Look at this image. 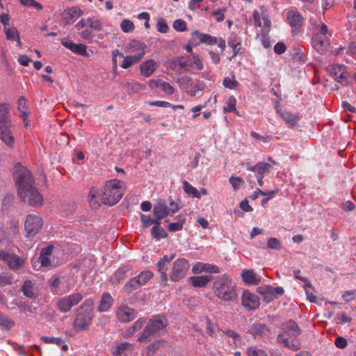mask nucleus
Returning a JSON list of instances; mask_svg holds the SVG:
<instances>
[{
    "label": "nucleus",
    "instance_id": "bb28decb",
    "mask_svg": "<svg viewBox=\"0 0 356 356\" xmlns=\"http://www.w3.org/2000/svg\"><path fill=\"white\" fill-rule=\"evenodd\" d=\"M157 69V63L154 60L150 59L142 63L140 72L142 76L149 77Z\"/></svg>",
    "mask_w": 356,
    "mask_h": 356
},
{
    "label": "nucleus",
    "instance_id": "1a4fd4ad",
    "mask_svg": "<svg viewBox=\"0 0 356 356\" xmlns=\"http://www.w3.org/2000/svg\"><path fill=\"white\" fill-rule=\"evenodd\" d=\"M179 209V205L175 201L170 202L169 207L164 200H159L153 206V214L156 220L161 224L162 219L176 213Z\"/></svg>",
    "mask_w": 356,
    "mask_h": 356
},
{
    "label": "nucleus",
    "instance_id": "e433bc0d",
    "mask_svg": "<svg viewBox=\"0 0 356 356\" xmlns=\"http://www.w3.org/2000/svg\"><path fill=\"white\" fill-rule=\"evenodd\" d=\"M165 341L163 339H159L149 343L147 348V355L153 356L156 351L163 346Z\"/></svg>",
    "mask_w": 356,
    "mask_h": 356
},
{
    "label": "nucleus",
    "instance_id": "412c9836",
    "mask_svg": "<svg viewBox=\"0 0 356 356\" xmlns=\"http://www.w3.org/2000/svg\"><path fill=\"white\" fill-rule=\"evenodd\" d=\"M61 44L74 54L83 56H87V46L84 44H76L69 39L64 38L61 40Z\"/></svg>",
    "mask_w": 356,
    "mask_h": 356
},
{
    "label": "nucleus",
    "instance_id": "6e6552de",
    "mask_svg": "<svg viewBox=\"0 0 356 356\" xmlns=\"http://www.w3.org/2000/svg\"><path fill=\"white\" fill-rule=\"evenodd\" d=\"M43 220L39 213H30L26 216L24 228V236L30 239L38 234L42 227Z\"/></svg>",
    "mask_w": 356,
    "mask_h": 356
},
{
    "label": "nucleus",
    "instance_id": "c9c22d12",
    "mask_svg": "<svg viewBox=\"0 0 356 356\" xmlns=\"http://www.w3.org/2000/svg\"><path fill=\"white\" fill-rule=\"evenodd\" d=\"M131 348L132 345L128 342L120 343L114 348L113 355V356H127L125 350Z\"/></svg>",
    "mask_w": 356,
    "mask_h": 356
},
{
    "label": "nucleus",
    "instance_id": "f704fd0d",
    "mask_svg": "<svg viewBox=\"0 0 356 356\" xmlns=\"http://www.w3.org/2000/svg\"><path fill=\"white\" fill-rule=\"evenodd\" d=\"M243 281L248 284L257 285L259 283L260 280L257 278L255 273L252 270H245L242 273Z\"/></svg>",
    "mask_w": 356,
    "mask_h": 356
},
{
    "label": "nucleus",
    "instance_id": "2f4dec72",
    "mask_svg": "<svg viewBox=\"0 0 356 356\" xmlns=\"http://www.w3.org/2000/svg\"><path fill=\"white\" fill-rule=\"evenodd\" d=\"M0 124H10V106L6 103H0Z\"/></svg>",
    "mask_w": 356,
    "mask_h": 356
},
{
    "label": "nucleus",
    "instance_id": "338daca9",
    "mask_svg": "<svg viewBox=\"0 0 356 356\" xmlns=\"http://www.w3.org/2000/svg\"><path fill=\"white\" fill-rule=\"evenodd\" d=\"M293 275L296 279L302 281L307 286H311L309 280L307 279L306 277L302 275L301 271L300 270H295L293 271Z\"/></svg>",
    "mask_w": 356,
    "mask_h": 356
},
{
    "label": "nucleus",
    "instance_id": "4d7b16f0",
    "mask_svg": "<svg viewBox=\"0 0 356 356\" xmlns=\"http://www.w3.org/2000/svg\"><path fill=\"white\" fill-rule=\"evenodd\" d=\"M41 339L45 343H54L58 346L65 343V341L60 337H42Z\"/></svg>",
    "mask_w": 356,
    "mask_h": 356
},
{
    "label": "nucleus",
    "instance_id": "79ce46f5",
    "mask_svg": "<svg viewBox=\"0 0 356 356\" xmlns=\"http://www.w3.org/2000/svg\"><path fill=\"white\" fill-rule=\"evenodd\" d=\"M236 99L234 96L229 97L227 100V106L223 107V112L238 113L236 108Z\"/></svg>",
    "mask_w": 356,
    "mask_h": 356
},
{
    "label": "nucleus",
    "instance_id": "393cba45",
    "mask_svg": "<svg viewBox=\"0 0 356 356\" xmlns=\"http://www.w3.org/2000/svg\"><path fill=\"white\" fill-rule=\"evenodd\" d=\"M114 299L112 298L111 295L108 292L104 293L99 302L97 310L99 312H108L112 307Z\"/></svg>",
    "mask_w": 356,
    "mask_h": 356
},
{
    "label": "nucleus",
    "instance_id": "58836bf2",
    "mask_svg": "<svg viewBox=\"0 0 356 356\" xmlns=\"http://www.w3.org/2000/svg\"><path fill=\"white\" fill-rule=\"evenodd\" d=\"M49 284L54 294L61 295L63 293L59 291V286L61 283L60 278L56 275H52L49 280Z\"/></svg>",
    "mask_w": 356,
    "mask_h": 356
},
{
    "label": "nucleus",
    "instance_id": "4c0bfd02",
    "mask_svg": "<svg viewBox=\"0 0 356 356\" xmlns=\"http://www.w3.org/2000/svg\"><path fill=\"white\" fill-rule=\"evenodd\" d=\"M160 225L161 224H154L151 229L152 236L157 240H160L168 236L167 232L160 226Z\"/></svg>",
    "mask_w": 356,
    "mask_h": 356
},
{
    "label": "nucleus",
    "instance_id": "0eeeda50",
    "mask_svg": "<svg viewBox=\"0 0 356 356\" xmlns=\"http://www.w3.org/2000/svg\"><path fill=\"white\" fill-rule=\"evenodd\" d=\"M168 325V321L163 316H155L150 318L137 340L143 342L163 330Z\"/></svg>",
    "mask_w": 356,
    "mask_h": 356
},
{
    "label": "nucleus",
    "instance_id": "37998d69",
    "mask_svg": "<svg viewBox=\"0 0 356 356\" xmlns=\"http://www.w3.org/2000/svg\"><path fill=\"white\" fill-rule=\"evenodd\" d=\"M183 188L186 193L189 195H192L194 197L200 198V193L197 191V189L193 187L191 184H189L187 181H183Z\"/></svg>",
    "mask_w": 356,
    "mask_h": 356
},
{
    "label": "nucleus",
    "instance_id": "f03ea898",
    "mask_svg": "<svg viewBox=\"0 0 356 356\" xmlns=\"http://www.w3.org/2000/svg\"><path fill=\"white\" fill-rule=\"evenodd\" d=\"M282 332L277 335V342L285 348L296 351L300 348V342L297 337L300 333V329L293 321H289L281 326Z\"/></svg>",
    "mask_w": 356,
    "mask_h": 356
},
{
    "label": "nucleus",
    "instance_id": "39448f33",
    "mask_svg": "<svg viewBox=\"0 0 356 356\" xmlns=\"http://www.w3.org/2000/svg\"><path fill=\"white\" fill-rule=\"evenodd\" d=\"M327 34V27L325 24H313V48L321 56L326 53L330 44ZM314 60L318 62L320 65L325 62V59L323 56L316 57Z\"/></svg>",
    "mask_w": 356,
    "mask_h": 356
},
{
    "label": "nucleus",
    "instance_id": "f8f14e48",
    "mask_svg": "<svg viewBox=\"0 0 356 356\" xmlns=\"http://www.w3.org/2000/svg\"><path fill=\"white\" fill-rule=\"evenodd\" d=\"M189 268L188 261L184 258L177 259L174 262L170 278L172 282H178L183 279Z\"/></svg>",
    "mask_w": 356,
    "mask_h": 356
},
{
    "label": "nucleus",
    "instance_id": "c85d7f7f",
    "mask_svg": "<svg viewBox=\"0 0 356 356\" xmlns=\"http://www.w3.org/2000/svg\"><path fill=\"white\" fill-rule=\"evenodd\" d=\"M10 124H3L0 126V139L8 146L12 147L14 143V138L10 130Z\"/></svg>",
    "mask_w": 356,
    "mask_h": 356
},
{
    "label": "nucleus",
    "instance_id": "de8ad7c7",
    "mask_svg": "<svg viewBox=\"0 0 356 356\" xmlns=\"http://www.w3.org/2000/svg\"><path fill=\"white\" fill-rule=\"evenodd\" d=\"M222 85L226 88L234 90L238 86L239 83L234 79V76L233 75V79L225 77L223 79Z\"/></svg>",
    "mask_w": 356,
    "mask_h": 356
},
{
    "label": "nucleus",
    "instance_id": "09e8293b",
    "mask_svg": "<svg viewBox=\"0 0 356 356\" xmlns=\"http://www.w3.org/2000/svg\"><path fill=\"white\" fill-rule=\"evenodd\" d=\"M26 99L24 97H20L18 100V110L22 114L24 120L28 117V112L26 106Z\"/></svg>",
    "mask_w": 356,
    "mask_h": 356
},
{
    "label": "nucleus",
    "instance_id": "9b49d317",
    "mask_svg": "<svg viewBox=\"0 0 356 356\" xmlns=\"http://www.w3.org/2000/svg\"><path fill=\"white\" fill-rule=\"evenodd\" d=\"M83 298L81 293H73L68 296L59 298L56 301V307L61 313H66L77 305Z\"/></svg>",
    "mask_w": 356,
    "mask_h": 356
},
{
    "label": "nucleus",
    "instance_id": "aec40b11",
    "mask_svg": "<svg viewBox=\"0 0 356 356\" xmlns=\"http://www.w3.org/2000/svg\"><path fill=\"white\" fill-rule=\"evenodd\" d=\"M330 71L334 80L344 86L348 85V73L343 65H332L330 67Z\"/></svg>",
    "mask_w": 356,
    "mask_h": 356
},
{
    "label": "nucleus",
    "instance_id": "f3484780",
    "mask_svg": "<svg viewBox=\"0 0 356 356\" xmlns=\"http://www.w3.org/2000/svg\"><path fill=\"white\" fill-rule=\"evenodd\" d=\"M246 169L254 173L255 178H264L270 172L272 165L266 162H258L254 165L250 163H245Z\"/></svg>",
    "mask_w": 356,
    "mask_h": 356
},
{
    "label": "nucleus",
    "instance_id": "7ed1b4c3",
    "mask_svg": "<svg viewBox=\"0 0 356 356\" xmlns=\"http://www.w3.org/2000/svg\"><path fill=\"white\" fill-rule=\"evenodd\" d=\"M93 311V300L86 299L76 311L75 318L72 323V327L75 332L86 330L89 327L94 317Z\"/></svg>",
    "mask_w": 356,
    "mask_h": 356
},
{
    "label": "nucleus",
    "instance_id": "4468645a",
    "mask_svg": "<svg viewBox=\"0 0 356 356\" xmlns=\"http://www.w3.org/2000/svg\"><path fill=\"white\" fill-rule=\"evenodd\" d=\"M0 260H2L10 268L18 270L22 268L25 261L23 259L13 253L0 250Z\"/></svg>",
    "mask_w": 356,
    "mask_h": 356
},
{
    "label": "nucleus",
    "instance_id": "69168bd1",
    "mask_svg": "<svg viewBox=\"0 0 356 356\" xmlns=\"http://www.w3.org/2000/svg\"><path fill=\"white\" fill-rule=\"evenodd\" d=\"M340 207L344 211H353L356 209L355 204L352 201H346L340 205Z\"/></svg>",
    "mask_w": 356,
    "mask_h": 356
},
{
    "label": "nucleus",
    "instance_id": "6e6d98bb",
    "mask_svg": "<svg viewBox=\"0 0 356 356\" xmlns=\"http://www.w3.org/2000/svg\"><path fill=\"white\" fill-rule=\"evenodd\" d=\"M65 11L70 17H79L83 14V11L78 6H72Z\"/></svg>",
    "mask_w": 356,
    "mask_h": 356
},
{
    "label": "nucleus",
    "instance_id": "a18cd8bd",
    "mask_svg": "<svg viewBox=\"0 0 356 356\" xmlns=\"http://www.w3.org/2000/svg\"><path fill=\"white\" fill-rule=\"evenodd\" d=\"M87 22L90 29L95 31H100L102 28V22L101 20L94 17H89L87 18Z\"/></svg>",
    "mask_w": 356,
    "mask_h": 356
},
{
    "label": "nucleus",
    "instance_id": "5701e85b",
    "mask_svg": "<svg viewBox=\"0 0 356 356\" xmlns=\"http://www.w3.org/2000/svg\"><path fill=\"white\" fill-rule=\"evenodd\" d=\"M276 111L289 128H293L300 120V117L296 113L286 110H278L277 107Z\"/></svg>",
    "mask_w": 356,
    "mask_h": 356
},
{
    "label": "nucleus",
    "instance_id": "473e14b6",
    "mask_svg": "<svg viewBox=\"0 0 356 356\" xmlns=\"http://www.w3.org/2000/svg\"><path fill=\"white\" fill-rule=\"evenodd\" d=\"M130 270V268L128 266H124L119 268L118 270L115 272L114 275L111 277V281L113 284L120 283L121 280H124L127 277L128 273L129 272Z\"/></svg>",
    "mask_w": 356,
    "mask_h": 356
},
{
    "label": "nucleus",
    "instance_id": "4be33fe9",
    "mask_svg": "<svg viewBox=\"0 0 356 356\" xmlns=\"http://www.w3.org/2000/svg\"><path fill=\"white\" fill-rule=\"evenodd\" d=\"M192 271L194 274H199L202 273L216 274L219 273L220 270L219 267L216 265L208 263L197 262L193 265Z\"/></svg>",
    "mask_w": 356,
    "mask_h": 356
},
{
    "label": "nucleus",
    "instance_id": "052dcab7",
    "mask_svg": "<svg viewBox=\"0 0 356 356\" xmlns=\"http://www.w3.org/2000/svg\"><path fill=\"white\" fill-rule=\"evenodd\" d=\"M20 3L24 6L33 7L37 10H42L43 8L42 6L35 1L34 0H19Z\"/></svg>",
    "mask_w": 356,
    "mask_h": 356
},
{
    "label": "nucleus",
    "instance_id": "680f3d73",
    "mask_svg": "<svg viewBox=\"0 0 356 356\" xmlns=\"http://www.w3.org/2000/svg\"><path fill=\"white\" fill-rule=\"evenodd\" d=\"M13 277L10 275L3 274L0 275V286L12 284Z\"/></svg>",
    "mask_w": 356,
    "mask_h": 356
},
{
    "label": "nucleus",
    "instance_id": "49530a36",
    "mask_svg": "<svg viewBox=\"0 0 356 356\" xmlns=\"http://www.w3.org/2000/svg\"><path fill=\"white\" fill-rule=\"evenodd\" d=\"M268 249L280 250L282 249L281 241L275 237H270L267 242Z\"/></svg>",
    "mask_w": 356,
    "mask_h": 356
},
{
    "label": "nucleus",
    "instance_id": "a878e982",
    "mask_svg": "<svg viewBox=\"0 0 356 356\" xmlns=\"http://www.w3.org/2000/svg\"><path fill=\"white\" fill-rule=\"evenodd\" d=\"M88 202L92 209H98L103 203L101 200V193L97 188H90L88 194Z\"/></svg>",
    "mask_w": 356,
    "mask_h": 356
},
{
    "label": "nucleus",
    "instance_id": "603ef678",
    "mask_svg": "<svg viewBox=\"0 0 356 356\" xmlns=\"http://www.w3.org/2000/svg\"><path fill=\"white\" fill-rule=\"evenodd\" d=\"M159 88L168 95H172L175 92L174 87L170 83L165 82L163 80L160 82Z\"/></svg>",
    "mask_w": 356,
    "mask_h": 356
},
{
    "label": "nucleus",
    "instance_id": "6ab92c4d",
    "mask_svg": "<svg viewBox=\"0 0 356 356\" xmlns=\"http://www.w3.org/2000/svg\"><path fill=\"white\" fill-rule=\"evenodd\" d=\"M218 42L217 38L211 35L203 33L199 31H195L192 33V37L190 42L191 44L197 46L201 43L214 44Z\"/></svg>",
    "mask_w": 356,
    "mask_h": 356
},
{
    "label": "nucleus",
    "instance_id": "8fccbe9b",
    "mask_svg": "<svg viewBox=\"0 0 356 356\" xmlns=\"http://www.w3.org/2000/svg\"><path fill=\"white\" fill-rule=\"evenodd\" d=\"M248 356H268L265 350L251 346L246 351Z\"/></svg>",
    "mask_w": 356,
    "mask_h": 356
},
{
    "label": "nucleus",
    "instance_id": "2eb2a0df",
    "mask_svg": "<svg viewBox=\"0 0 356 356\" xmlns=\"http://www.w3.org/2000/svg\"><path fill=\"white\" fill-rule=\"evenodd\" d=\"M171 70L177 72H187L192 67V59L189 56H180L172 58L170 63Z\"/></svg>",
    "mask_w": 356,
    "mask_h": 356
},
{
    "label": "nucleus",
    "instance_id": "774afa93",
    "mask_svg": "<svg viewBox=\"0 0 356 356\" xmlns=\"http://www.w3.org/2000/svg\"><path fill=\"white\" fill-rule=\"evenodd\" d=\"M80 37L85 40H92L94 38L93 33L89 29H85L79 33Z\"/></svg>",
    "mask_w": 356,
    "mask_h": 356
},
{
    "label": "nucleus",
    "instance_id": "f257e3e1",
    "mask_svg": "<svg viewBox=\"0 0 356 356\" xmlns=\"http://www.w3.org/2000/svg\"><path fill=\"white\" fill-rule=\"evenodd\" d=\"M15 179L19 199L26 204L36 207L43 204V197L36 186L31 172L20 164L15 167Z\"/></svg>",
    "mask_w": 356,
    "mask_h": 356
},
{
    "label": "nucleus",
    "instance_id": "3c124183",
    "mask_svg": "<svg viewBox=\"0 0 356 356\" xmlns=\"http://www.w3.org/2000/svg\"><path fill=\"white\" fill-rule=\"evenodd\" d=\"M14 325V322L8 317L0 314V327L6 330H10Z\"/></svg>",
    "mask_w": 356,
    "mask_h": 356
},
{
    "label": "nucleus",
    "instance_id": "b1692460",
    "mask_svg": "<svg viewBox=\"0 0 356 356\" xmlns=\"http://www.w3.org/2000/svg\"><path fill=\"white\" fill-rule=\"evenodd\" d=\"M21 291L24 296L30 299H35L38 296V289L35 282L31 280H25L22 286Z\"/></svg>",
    "mask_w": 356,
    "mask_h": 356
},
{
    "label": "nucleus",
    "instance_id": "c03bdc74",
    "mask_svg": "<svg viewBox=\"0 0 356 356\" xmlns=\"http://www.w3.org/2000/svg\"><path fill=\"white\" fill-rule=\"evenodd\" d=\"M4 33L6 39L10 41H15L16 39L19 36V32L15 27H5Z\"/></svg>",
    "mask_w": 356,
    "mask_h": 356
},
{
    "label": "nucleus",
    "instance_id": "7c9ffc66",
    "mask_svg": "<svg viewBox=\"0 0 356 356\" xmlns=\"http://www.w3.org/2000/svg\"><path fill=\"white\" fill-rule=\"evenodd\" d=\"M287 20L293 29H298L302 23V17L296 11L290 10L287 13Z\"/></svg>",
    "mask_w": 356,
    "mask_h": 356
},
{
    "label": "nucleus",
    "instance_id": "ddd939ff",
    "mask_svg": "<svg viewBox=\"0 0 356 356\" xmlns=\"http://www.w3.org/2000/svg\"><path fill=\"white\" fill-rule=\"evenodd\" d=\"M177 83L181 90H184L191 96H195L202 89L197 83L193 81L191 76H184L177 79Z\"/></svg>",
    "mask_w": 356,
    "mask_h": 356
},
{
    "label": "nucleus",
    "instance_id": "ea45409f",
    "mask_svg": "<svg viewBox=\"0 0 356 356\" xmlns=\"http://www.w3.org/2000/svg\"><path fill=\"white\" fill-rule=\"evenodd\" d=\"M241 40L236 35L229 38L228 40V45L232 49L233 57H235L241 49Z\"/></svg>",
    "mask_w": 356,
    "mask_h": 356
},
{
    "label": "nucleus",
    "instance_id": "20e7f679",
    "mask_svg": "<svg viewBox=\"0 0 356 356\" xmlns=\"http://www.w3.org/2000/svg\"><path fill=\"white\" fill-rule=\"evenodd\" d=\"M236 286L227 275L217 276L213 284V292L224 301H234L236 299Z\"/></svg>",
    "mask_w": 356,
    "mask_h": 356
},
{
    "label": "nucleus",
    "instance_id": "cd10ccee",
    "mask_svg": "<svg viewBox=\"0 0 356 356\" xmlns=\"http://www.w3.org/2000/svg\"><path fill=\"white\" fill-rule=\"evenodd\" d=\"M248 332L254 337H263L268 334L269 329L264 324L254 323L249 327Z\"/></svg>",
    "mask_w": 356,
    "mask_h": 356
},
{
    "label": "nucleus",
    "instance_id": "a211bd4d",
    "mask_svg": "<svg viewBox=\"0 0 356 356\" xmlns=\"http://www.w3.org/2000/svg\"><path fill=\"white\" fill-rule=\"evenodd\" d=\"M242 305L248 310H254L260 305L259 297L249 291H245L241 296Z\"/></svg>",
    "mask_w": 356,
    "mask_h": 356
},
{
    "label": "nucleus",
    "instance_id": "bf43d9fd",
    "mask_svg": "<svg viewBox=\"0 0 356 356\" xmlns=\"http://www.w3.org/2000/svg\"><path fill=\"white\" fill-rule=\"evenodd\" d=\"M156 26L158 31L162 33H165L169 30V27L165 20L163 18H160L158 19Z\"/></svg>",
    "mask_w": 356,
    "mask_h": 356
},
{
    "label": "nucleus",
    "instance_id": "72a5a7b5",
    "mask_svg": "<svg viewBox=\"0 0 356 356\" xmlns=\"http://www.w3.org/2000/svg\"><path fill=\"white\" fill-rule=\"evenodd\" d=\"M270 286H259L257 288V291L263 296L265 301L270 302L275 299H277L274 292L270 290Z\"/></svg>",
    "mask_w": 356,
    "mask_h": 356
},
{
    "label": "nucleus",
    "instance_id": "0e129e2a",
    "mask_svg": "<svg viewBox=\"0 0 356 356\" xmlns=\"http://www.w3.org/2000/svg\"><path fill=\"white\" fill-rule=\"evenodd\" d=\"M278 192L279 189L264 191L260 188H257V193H259L261 195L263 196H268V197L270 199H273L275 196V195L278 193Z\"/></svg>",
    "mask_w": 356,
    "mask_h": 356
},
{
    "label": "nucleus",
    "instance_id": "a19ab883",
    "mask_svg": "<svg viewBox=\"0 0 356 356\" xmlns=\"http://www.w3.org/2000/svg\"><path fill=\"white\" fill-rule=\"evenodd\" d=\"M124 88L127 89L129 94H135L138 92L143 88L139 83L136 81H130L124 83Z\"/></svg>",
    "mask_w": 356,
    "mask_h": 356
},
{
    "label": "nucleus",
    "instance_id": "423d86ee",
    "mask_svg": "<svg viewBox=\"0 0 356 356\" xmlns=\"http://www.w3.org/2000/svg\"><path fill=\"white\" fill-rule=\"evenodd\" d=\"M124 183L114 179L106 181L101 193V200L104 204L113 206L116 204L124 195Z\"/></svg>",
    "mask_w": 356,
    "mask_h": 356
},
{
    "label": "nucleus",
    "instance_id": "e2e57ef3",
    "mask_svg": "<svg viewBox=\"0 0 356 356\" xmlns=\"http://www.w3.org/2000/svg\"><path fill=\"white\" fill-rule=\"evenodd\" d=\"M250 136L256 140H261L264 143H268L273 140L272 136H263L253 131L250 132Z\"/></svg>",
    "mask_w": 356,
    "mask_h": 356
},
{
    "label": "nucleus",
    "instance_id": "9d476101",
    "mask_svg": "<svg viewBox=\"0 0 356 356\" xmlns=\"http://www.w3.org/2000/svg\"><path fill=\"white\" fill-rule=\"evenodd\" d=\"M153 276L149 270H144L140 273L137 276L130 279L124 286V290L127 293H131L136 289L145 285Z\"/></svg>",
    "mask_w": 356,
    "mask_h": 356
},
{
    "label": "nucleus",
    "instance_id": "13d9d810",
    "mask_svg": "<svg viewBox=\"0 0 356 356\" xmlns=\"http://www.w3.org/2000/svg\"><path fill=\"white\" fill-rule=\"evenodd\" d=\"M140 220L143 224L144 227H148L151 224H160L159 222L156 220V218H151L150 216L141 214Z\"/></svg>",
    "mask_w": 356,
    "mask_h": 356
},
{
    "label": "nucleus",
    "instance_id": "864d4df0",
    "mask_svg": "<svg viewBox=\"0 0 356 356\" xmlns=\"http://www.w3.org/2000/svg\"><path fill=\"white\" fill-rule=\"evenodd\" d=\"M120 28L123 32L129 33L134 30L135 26L131 21L129 19H124L120 24Z\"/></svg>",
    "mask_w": 356,
    "mask_h": 356
},
{
    "label": "nucleus",
    "instance_id": "5fc2aeb1",
    "mask_svg": "<svg viewBox=\"0 0 356 356\" xmlns=\"http://www.w3.org/2000/svg\"><path fill=\"white\" fill-rule=\"evenodd\" d=\"M172 26L177 31L179 32H184L187 30L186 22L181 19H176L174 22Z\"/></svg>",
    "mask_w": 356,
    "mask_h": 356
},
{
    "label": "nucleus",
    "instance_id": "c756f323",
    "mask_svg": "<svg viewBox=\"0 0 356 356\" xmlns=\"http://www.w3.org/2000/svg\"><path fill=\"white\" fill-rule=\"evenodd\" d=\"M213 280L211 275L193 276L188 278L193 287H204Z\"/></svg>",
    "mask_w": 356,
    "mask_h": 356
},
{
    "label": "nucleus",
    "instance_id": "dca6fc26",
    "mask_svg": "<svg viewBox=\"0 0 356 356\" xmlns=\"http://www.w3.org/2000/svg\"><path fill=\"white\" fill-rule=\"evenodd\" d=\"M115 314L116 318L121 323H129L136 318L134 309L125 305L117 307Z\"/></svg>",
    "mask_w": 356,
    "mask_h": 356
}]
</instances>
